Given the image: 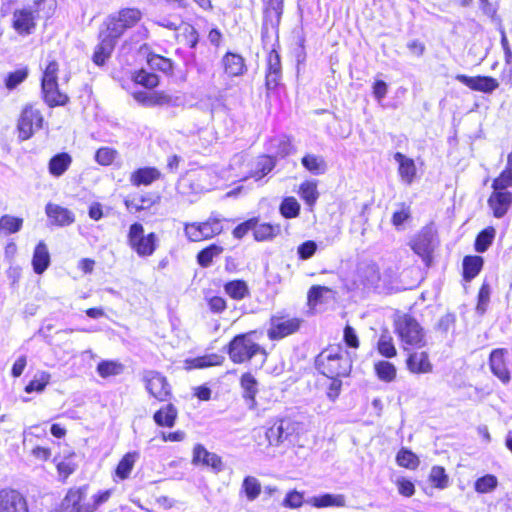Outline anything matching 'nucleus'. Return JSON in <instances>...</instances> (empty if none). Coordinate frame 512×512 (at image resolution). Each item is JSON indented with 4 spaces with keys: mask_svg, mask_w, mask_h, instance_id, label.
I'll list each match as a JSON object with an SVG mask.
<instances>
[{
    "mask_svg": "<svg viewBox=\"0 0 512 512\" xmlns=\"http://www.w3.org/2000/svg\"><path fill=\"white\" fill-rule=\"evenodd\" d=\"M317 369L330 379L349 375L352 362L347 353H342L338 348L337 351L325 350L316 358Z\"/></svg>",
    "mask_w": 512,
    "mask_h": 512,
    "instance_id": "nucleus-1",
    "label": "nucleus"
},
{
    "mask_svg": "<svg viewBox=\"0 0 512 512\" xmlns=\"http://www.w3.org/2000/svg\"><path fill=\"white\" fill-rule=\"evenodd\" d=\"M395 330L406 345L423 347L426 344L423 328L410 315L399 316L395 320Z\"/></svg>",
    "mask_w": 512,
    "mask_h": 512,
    "instance_id": "nucleus-2",
    "label": "nucleus"
},
{
    "mask_svg": "<svg viewBox=\"0 0 512 512\" xmlns=\"http://www.w3.org/2000/svg\"><path fill=\"white\" fill-rule=\"evenodd\" d=\"M142 17L140 10L135 8H125L118 12L116 16L109 17L107 27L104 31L114 41L120 38L126 29L135 26Z\"/></svg>",
    "mask_w": 512,
    "mask_h": 512,
    "instance_id": "nucleus-3",
    "label": "nucleus"
},
{
    "mask_svg": "<svg viewBox=\"0 0 512 512\" xmlns=\"http://www.w3.org/2000/svg\"><path fill=\"white\" fill-rule=\"evenodd\" d=\"M265 351L255 343L249 334L237 335L229 344L228 354L234 363L250 360L257 353Z\"/></svg>",
    "mask_w": 512,
    "mask_h": 512,
    "instance_id": "nucleus-4",
    "label": "nucleus"
},
{
    "mask_svg": "<svg viewBox=\"0 0 512 512\" xmlns=\"http://www.w3.org/2000/svg\"><path fill=\"white\" fill-rule=\"evenodd\" d=\"M157 237L155 233L144 235V227L140 223H134L130 226L128 233V243L130 247L142 257L150 256L156 250Z\"/></svg>",
    "mask_w": 512,
    "mask_h": 512,
    "instance_id": "nucleus-5",
    "label": "nucleus"
},
{
    "mask_svg": "<svg viewBox=\"0 0 512 512\" xmlns=\"http://www.w3.org/2000/svg\"><path fill=\"white\" fill-rule=\"evenodd\" d=\"M298 429V423L289 419H280L265 431L268 446L280 447L292 442V437Z\"/></svg>",
    "mask_w": 512,
    "mask_h": 512,
    "instance_id": "nucleus-6",
    "label": "nucleus"
},
{
    "mask_svg": "<svg viewBox=\"0 0 512 512\" xmlns=\"http://www.w3.org/2000/svg\"><path fill=\"white\" fill-rule=\"evenodd\" d=\"M43 122L44 118L41 111L31 104L26 105L21 112L17 124L19 138L21 140L31 138L36 130L42 128Z\"/></svg>",
    "mask_w": 512,
    "mask_h": 512,
    "instance_id": "nucleus-7",
    "label": "nucleus"
},
{
    "mask_svg": "<svg viewBox=\"0 0 512 512\" xmlns=\"http://www.w3.org/2000/svg\"><path fill=\"white\" fill-rule=\"evenodd\" d=\"M184 231L189 240L197 242L220 234L222 225L220 219L210 217L205 222L186 224Z\"/></svg>",
    "mask_w": 512,
    "mask_h": 512,
    "instance_id": "nucleus-8",
    "label": "nucleus"
},
{
    "mask_svg": "<svg viewBox=\"0 0 512 512\" xmlns=\"http://www.w3.org/2000/svg\"><path fill=\"white\" fill-rule=\"evenodd\" d=\"M143 380L148 392L159 401H167L171 396V387L161 373L153 370L145 371Z\"/></svg>",
    "mask_w": 512,
    "mask_h": 512,
    "instance_id": "nucleus-9",
    "label": "nucleus"
},
{
    "mask_svg": "<svg viewBox=\"0 0 512 512\" xmlns=\"http://www.w3.org/2000/svg\"><path fill=\"white\" fill-rule=\"evenodd\" d=\"M436 245V232L432 226L424 227L411 241L412 250L422 258L428 257Z\"/></svg>",
    "mask_w": 512,
    "mask_h": 512,
    "instance_id": "nucleus-10",
    "label": "nucleus"
},
{
    "mask_svg": "<svg viewBox=\"0 0 512 512\" xmlns=\"http://www.w3.org/2000/svg\"><path fill=\"white\" fill-rule=\"evenodd\" d=\"M0 512H29L26 498L17 490H0Z\"/></svg>",
    "mask_w": 512,
    "mask_h": 512,
    "instance_id": "nucleus-11",
    "label": "nucleus"
},
{
    "mask_svg": "<svg viewBox=\"0 0 512 512\" xmlns=\"http://www.w3.org/2000/svg\"><path fill=\"white\" fill-rule=\"evenodd\" d=\"M300 327V320L297 318H281L273 317L271 319V325L268 329V337L271 340L282 339L294 332Z\"/></svg>",
    "mask_w": 512,
    "mask_h": 512,
    "instance_id": "nucleus-12",
    "label": "nucleus"
},
{
    "mask_svg": "<svg viewBox=\"0 0 512 512\" xmlns=\"http://www.w3.org/2000/svg\"><path fill=\"white\" fill-rule=\"evenodd\" d=\"M455 79L472 90L484 93H491L499 87V82L495 78L489 76L470 77L464 74H458Z\"/></svg>",
    "mask_w": 512,
    "mask_h": 512,
    "instance_id": "nucleus-13",
    "label": "nucleus"
},
{
    "mask_svg": "<svg viewBox=\"0 0 512 512\" xmlns=\"http://www.w3.org/2000/svg\"><path fill=\"white\" fill-rule=\"evenodd\" d=\"M87 494V486L71 488L61 502L59 512H85L80 502Z\"/></svg>",
    "mask_w": 512,
    "mask_h": 512,
    "instance_id": "nucleus-14",
    "label": "nucleus"
},
{
    "mask_svg": "<svg viewBox=\"0 0 512 512\" xmlns=\"http://www.w3.org/2000/svg\"><path fill=\"white\" fill-rule=\"evenodd\" d=\"M276 162L273 157L268 155L259 156L256 160L249 164L250 169L247 174L242 176V179L254 178L260 180L275 167Z\"/></svg>",
    "mask_w": 512,
    "mask_h": 512,
    "instance_id": "nucleus-15",
    "label": "nucleus"
},
{
    "mask_svg": "<svg viewBox=\"0 0 512 512\" xmlns=\"http://www.w3.org/2000/svg\"><path fill=\"white\" fill-rule=\"evenodd\" d=\"M512 204V193L504 190H494L488 199V205L496 218H502Z\"/></svg>",
    "mask_w": 512,
    "mask_h": 512,
    "instance_id": "nucleus-16",
    "label": "nucleus"
},
{
    "mask_svg": "<svg viewBox=\"0 0 512 512\" xmlns=\"http://www.w3.org/2000/svg\"><path fill=\"white\" fill-rule=\"evenodd\" d=\"M35 26V13L31 9L16 10L13 13V27L19 34L29 35Z\"/></svg>",
    "mask_w": 512,
    "mask_h": 512,
    "instance_id": "nucleus-17",
    "label": "nucleus"
},
{
    "mask_svg": "<svg viewBox=\"0 0 512 512\" xmlns=\"http://www.w3.org/2000/svg\"><path fill=\"white\" fill-rule=\"evenodd\" d=\"M100 43L95 47L92 56L93 62L98 66H103L108 58H110L116 41H114L105 32L101 31L99 34Z\"/></svg>",
    "mask_w": 512,
    "mask_h": 512,
    "instance_id": "nucleus-18",
    "label": "nucleus"
},
{
    "mask_svg": "<svg viewBox=\"0 0 512 512\" xmlns=\"http://www.w3.org/2000/svg\"><path fill=\"white\" fill-rule=\"evenodd\" d=\"M193 464L205 465L212 467L213 469L220 471L222 468L221 458L215 453L209 452L203 445L197 444L193 449Z\"/></svg>",
    "mask_w": 512,
    "mask_h": 512,
    "instance_id": "nucleus-19",
    "label": "nucleus"
},
{
    "mask_svg": "<svg viewBox=\"0 0 512 512\" xmlns=\"http://www.w3.org/2000/svg\"><path fill=\"white\" fill-rule=\"evenodd\" d=\"M221 63L224 72L230 77L241 76L247 71L244 58L236 53L227 52Z\"/></svg>",
    "mask_w": 512,
    "mask_h": 512,
    "instance_id": "nucleus-20",
    "label": "nucleus"
},
{
    "mask_svg": "<svg viewBox=\"0 0 512 512\" xmlns=\"http://www.w3.org/2000/svg\"><path fill=\"white\" fill-rule=\"evenodd\" d=\"M41 92L44 102L49 107L64 106L69 101V97L59 90L58 82L50 85L41 84Z\"/></svg>",
    "mask_w": 512,
    "mask_h": 512,
    "instance_id": "nucleus-21",
    "label": "nucleus"
},
{
    "mask_svg": "<svg viewBox=\"0 0 512 512\" xmlns=\"http://www.w3.org/2000/svg\"><path fill=\"white\" fill-rule=\"evenodd\" d=\"M45 210L52 223L58 226H67L75 221L73 212L60 205L48 203Z\"/></svg>",
    "mask_w": 512,
    "mask_h": 512,
    "instance_id": "nucleus-22",
    "label": "nucleus"
},
{
    "mask_svg": "<svg viewBox=\"0 0 512 512\" xmlns=\"http://www.w3.org/2000/svg\"><path fill=\"white\" fill-rule=\"evenodd\" d=\"M266 86L268 89L275 88L281 78V61L279 54L272 50L268 55L267 61Z\"/></svg>",
    "mask_w": 512,
    "mask_h": 512,
    "instance_id": "nucleus-23",
    "label": "nucleus"
},
{
    "mask_svg": "<svg viewBox=\"0 0 512 512\" xmlns=\"http://www.w3.org/2000/svg\"><path fill=\"white\" fill-rule=\"evenodd\" d=\"M490 368L492 373L503 383L510 381V373L504 361V350L496 349L490 354Z\"/></svg>",
    "mask_w": 512,
    "mask_h": 512,
    "instance_id": "nucleus-24",
    "label": "nucleus"
},
{
    "mask_svg": "<svg viewBox=\"0 0 512 512\" xmlns=\"http://www.w3.org/2000/svg\"><path fill=\"white\" fill-rule=\"evenodd\" d=\"M394 159L399 164L398 173L401 180L411 184L416 176V165L413 159L406 157L401 152L394 154Z\"/></svg>",
    "mask_w": 512,
    "mask_h": 512,
    "instance_id": "nucleus-25",
    "label": "nucleus"
},
{
    "mask_svg": "<svg viewBox=\"0 0 512 512\" xmlns=\"http://www.w3.org/2000/svg\"><path fill=\"white\" fill-rule=\"evenodd\" d=\"M407 367L412 373H429L432 371V364L428 354L424 351L411 353L407 359Z\"/></svg>",
    "mask_w": 512,
    "mask_h": 512,
    "instance_id": "nucleus-26",
    "label": "nucleus"
},
{
    "mask_svg": "<svg viewBox=\"0 0 512 512\" xmlns=\"http://www.w3.org/2000/svg\"><path fill=\"white\" fill-rule=\"evenodd\" d=\"M50 264V254L44 242H39L35 247L32 266L36 274H42Z\"/></svg>",
    "mask_w": 512,
    "mask_h": 512,
    "instance_id": "nucleus-27",
    "label": "nucleus"
},
{
    "mask_svg": "<svg viewBox=\"0 0 512 512\" xmlns=\"http://www.w3.org/2000/svg\"><path fill=\"white\" fill-rule=\"evenodd\" d=\"M358 276L365 286H374L380 281V271L373 262L362 263L358 268Z\"/></svg>",
    "mask_w": 512,
    "mask_h": 512,
    "instance_id": "nucleus-28",
    "label": "nucleus"
},
{
    "mask_svg": "<svg viewBox=\"0 0 512 512\" xmlns=\"http://www.w3.org/2000/svg\"><path fill=\"white\" fill-rule=\"evenodd\" d=\"M160 172L153 167L140 168L134 171L130 176V182L134 186L150 185L155 180L159 179Z\"/></svg>",
    "mask_w": 512,
    "mask_h": 512,
    "instance_id": "nucleus-29",
    "label": "nucleus"
},
{
    "mask_svg": "<svg viewBox=\"0 0 512 512\" xmlns=\"http://www.w3.org/2000/svg\"><path fill=\"white\" fill-rule=\"evenodd\" d=\"M241 387L243 388V397L248 402L250 409L256 407L255 396L257 394V381L250 373H245L241 377Z\"/></svg>",
    "mask_w": 512,
    "mask_h": 512,
    "instance_id": "nucleus-30",
    "label": "nucleus"
},
{
    "mask_svg": "<svg viewBox=\"0 0 512 512\" xmlns=\"http://www.w3.org/2000/svg\"><path fill=\"white\" fill-rule=\"evenodd\" d=\"M176 407L169 403L160 408L153 416L154 421L159 426L173 427L177 418Z\"/></svg>",
    "mask_w": 512,
    "mask_h": 512,
    "instance_id": "nucleus-31",
    "label": "nucleus"
},
{
    "mask_svg": "<svg viewBox=\"0 0 512 512\" xmlns=\"http://www.w3.org/2000/svg\"><path fill=\"white\" fill-rule=\"evenodd\" d=\"M71 162L72 158L68 153H59L50 159L49 172L55 177H60L69 168Z\"/></svg>",
    "mask_w": 512,
    "mask_h": 512,
    "instance_id": "nucleus-32",
    "label": "nucleus"
},
{
    "mask_svg": "<svg viewBox=\"0 0 512 512\" xmlns=\"http://www.w3.org/2000/svg\"><path fill=\"white\" fill-rule=\"evenodd\" d=\"M262 487L260 481L254 476H246L241 485V493H244L247 501H255L261 494Z\"/></svg>",
    "mask_w": 512,
    "mask_h": 512,
    "instance_id": "nucleus-33",
    "label": "nucleus"
},
{
    "mask_svg": "<svg viewBox=\"0 0 512 512\" xmlns=\"http://www.w3.org/2000/svg\"><path fill=\"white\" fill-rule=\"evenodd\" d=\"M483 258L480 256H466L463 260V276L467 281L476 277L482 269Z\"/></svg>",
    "mask_w": 512,
    "mask_h": 512,
    "instance_id": "nucleus-34",
    "label": "nucleus"
},
{
    "mask_svg": "<svg viewBox=\"0 0 512 512\" xmlns=\"http://www.w3.org/2000/svg\"><path fill=\"white\" fill-rule=\"evenodd\" d=\"M281 231L280 225H271L269 223L255 224L253 234L256 241H268L277 236Z\"/></svg>",
    "mask_w": 512,
    "mask_h": 512,
    "instance_id": "nucleus-35",
    "label": "nucleus"
},
{
    "mask_svg": "<svg viewBox=\"0 0 512 512\" xmlns=\"http://www.w3.org/2000/svg\"><path fill=\"white\" fill-rule=\"evenodd\" d=\"M225 292L235 300H242L249 295V288L243 280L229 281L224 285Z\"/></svg>",
    "mask_w": 512,
    "mask_h": 512,
    "instance_id": "nucleus-36",
    "label": "nucleus"
},
{
    "mask_svg": "<svg viewBox=\"0 0 512 512\" xmlns=\"http://www.w3.org/2000/svg\"><path fill=\"white\" fill-rule=\"evenodd\" d=\"M223 360V356L213 353L187 360L186 363L189 365V368L202 369L210 366L221 365Z\"/></svg>",
    "mask_w": 512,
    "mask_h": 512,
    "instance_id": "nucleus-37",
    "label": "nucleus"
},
{
    "mask_svg": "<svg viewBox=\"0 0 512 512\" xmlns=\"http://www.w3.org/2000/svg\"><path fill=\"white\" fill-rule=\"evenodd\" d=\"M301 163L309 172L315 175L323 174L327 168L323 157L314 154H306Z\"/></svg>",
    "mask_w": 512,
    "mask_h": 512,
    "instance_id": "nucleus-38",
    "label": "nucleus"
},
{
    "mask_svg": "<svg viewBox=\"0 0 512 512\" xmlns=\"http://www.w3.org/2000/svg\"><path fill=\"white\" fill-rule=\"evenodd\" d=\"M138 457L137 452L125 454L117 465L116 475L122 480L128 478Z\"/></svg>",
    "mask_w": 512,
    "mask_h": 512,
    "instance_id": "nucleus-39",
    "label": "nucleus"
},
{
    "mask_svg": "<svg viewBox=\"0 0 512 512\" xmlns=\"http://www.w3.org/2000/svg\"><path fill=\"white\" fill-rule=\"evenodd\" d=\"M134 98L143 105L153 106V105H163L168 104L170 102V97L167 95H157L154 93L148 92H138L135 93Z\"/></svg>",
    "mask_w": 512,
    "mask_h": 512,
    "instance_id": "nucleus-40",
    "label": "nucleus"
},
{
    "mask_svg": "<svg viewBox=\"0 0 512 512\" xmlns=\"http://www.w3.org/2000/svg\"><path fill=\"white\" fill-rule=\"evenodd\" d=\"M222 251V247L212 244L198 253L197 262L201 267H209L212 264L213 258L220 255Z\"/></svg>",
    "mask_w": 512,
    "mask_h": 512,
    "instance_id": "nucleus-41",
    "label": "nucleus"
},
{
    "mask_svg": "<svg viewBox=\"0 0 512 512\" xmlns=\"http://www.w3.org/2000/svg\"><path fill=\"white\" fill-rule=\"evenodd\" d=\"M494 237L495 229L493 227H488L482 230L476 237L475 250L480 253L487 251L489 246L492 244Z\"/></svg>",
    "mask_w": 512,
    "mask_h": 512,
    "instance_id": "nucleus-42",
    "label": "nucleus"
},
{
    "mask_svg": "<svg viewBox=\"0 0 512 512\" xmlns=\"http://www.w3.org/2000/svg\"><path fill=\"white\" fill-rule=\"evenodd\" d=\"M50 377V374L45 371L36 373L34 378L26 385L25 391L27 393L42 392L49 383Z\"/></svg>",
    "mask_w": 512,
    "mask_h": 512,
    "instance_id": "nucleus-43",
    "label": "nucleus"
},
{
    "mask_svg": "<svg viewBox=\"0 0 512 512\" xmlns=\"http://www.w3.org/2000/svg\"><path fill=\"white\" fill-rule=\"evenodd\" d=\"M283 12V0H268V7L265 12V18L274 17L276 24H279ZM267 31V20L262 26V34Z\"/></svg>",
    "mask_w": 512,
    "mask_h": 512,
    "instance_id": "nucleus-44",
    "label": "nucleus"
},
{
    "mask_svg": "<svg viewBox=\"0 0 512 512\" xmlns=\"http://www.w3.org/2000/svg\"><path fill=\"white\" fill-rule=\"evenodd\" d=\"M375 372L378 378L385 382H391L396 377V368L388 361H379L376 363Z\"/></svg>",
    "mask_w": 512,
    "mask_h": 512,
    "instance_id": "nucleus-45",
    "label": "nucleus"
},
{
    "mask_svg": "<svg viewBox=\"0 0 512 512\" xmlns=\"http://www.w3.org/2000/svg\"><path fill=\"white\" fill-rule=\"evenodd\" d=\"M23 224V219L11 215H3L0 218V231L5 234L18 232Z\"/></svg>",
    "mask_w": 512,
    "mask_h": 512,
    "instance_id": "nucleus-46",
    "label": "nucleus"
},
{
    "mask_svg": "<svg viewBox=\"0 0 512 512\" xmlns=\"http://www.w3.org/2000/svg\"><path fill=\"white\" fill-rule=\"evenodd\" d=\"M123 368V365L119 362L102 361L97 366V372L101 377L107 378L109 376L119 375L122 373Z\"/></svg>",
    "mask_w": 512,
    "mask_h": 512,
    "instance_id": "nucleus-47",
    "label": "nucleus"
},
{
    "mask_svg": "<svg viewBox=\"0 0 512 512\" xmlns=\"http://www.w3.org/2000/svg\"><path fill=\"white\" fill-rule=\"evenodd\" d=\"M312 505L317 508L322 507H329V506H343L344 505V498L342 495H331V494H324L319 497H314L311 500Z\"/></svg>",
    "mask_w": 512,
    "mask_h": 512,
    "instance_id": "nucleus-48",
    "label": "nucleus"
},
{
    "mask_svg": "<svg viewBox=\"0 0 512 512\" xmlns=\"http://www.w3.org/2000/svg\"><path fill=\"white\" fill-rule=\"evenodd\" d=\"M396 461L399 466L415 469L419 465L418 457L407 449H401L396 456Z\"/></svg>",
    "mask_w": 512,
    "mask_h": 512,
    "instance_id": "nucleus-49",
    "label": "nucleus"
},
{
    "mask_svg": "<svg viewBox=\"0 0 512 512\" xmlns=\"http://www.w3.org/2000/svg\"><path fill=\"white\" fill-rule=\"evenodd\" d=\"M280 212L285 218L297 217L300 212V205L294 197H287L280 205Z\"/></svg>",
    "mask_w": 512,
    "mask_h": 512,
    "instance_id": "nucleus-50",
    "label": "nucleus"
},
{
    "mask_svg": "<svg viewBox=\"0 0 512 512\" xmlns=\"http://www.w3.org/2000/svg\"><path fill=\"white\" fill-rule=\"evenodd\" d=\"M300 196L308 205H313L318 198L317 186L314 182H304L300 186Z\"/></svg>",
    "mask_w": 512,
    "mask_h": 512,
    "instance_id": "nucleus-51",
    "label": "nucleus"
},
{
    "mask_svg": "<svg viewBox=\"0 0 512 512\" xmlns=\"http://www.w3.org/2000/svg\"><path fill=\"white\" fill-rule=\"evenodd\" d=\"M497 484L498 480L496 476L488 474L477 479L474 487L478 493H488L493 491L497 487Z\"/></svg>",
    "mask_w": 512,
    "mask_h": 512,
    "instance_id": "nucleus-52",
    "label": "nucleus"
},
{
    "mask_svg": "<svg viewBox=\"0 0 512 512\" xmlns=\"http://www.w3.org/2000/svg\"><path fill=\"white\" fill-rule=\"evenodd\" d=\"M148 64L152 69L160 70L164 73L171 72L173 68L171 60L156 54L149 56Z\"/></svg>",
    "mask_w": 512,
    "mask_h": 512,
    "instance_id": "nucleus-53",
    "label": "nucleus"
},
{
    "mask_svg": "<svg viewBox=\"0 0 512 512\" xmlns=\"http://www.w3.org/2000/svg\"><path fill=\"white\" fill-rule=\"evenodd\" d=\"M378 351L381 355L391 358L396 355V349L392 342V338L387 334H382L378 341Z\"/></svg>",
    "mask_w": 512,
    "mask_h": 512,
    "instance_id": "nucleus-54",
    "label": "nucleus"
},
{
    "mask_svg": "<svg viewBox=\"0 0 512 512\" xmlns=\"http://www.w3.org/2000/svg\"><path fill=\"white\" fill-rule=\"evenodd\" d=\"M28 77V69H19L14 72H11L7 75L5 79V85L9 90L15 89L19 84H21Z\"/></svg>",
    "mask_w": 512,
    "mask_h": 512,
    "instance_id": "nucleus-55",
    "label": "nucleus"
},
{
    "mask_svg": "<svg viewBox=\"0 0 512 512\" xmlns=\"http://www.w3.org/2000/svg\"><path fill=\"white\" fill-rule=\"evenodd\" d=\"M134 80L137 84H140L146 88H154L158 85L159 79L158 76L154 73H149L144 70L139 71Z\"/></svg>",
    "mask_w": 512,
    "mask_h": 512,
    "instance_id": "nucleus-56",
    "label": "nucleus"
},
{
    "mask_svg": "<svg viewBox=\"0 0 512 512\" xmlns=\"http://www.w3.org/2000/svg\"><path fill=\"white\" fill-rule=\"evenodd\" d=\"M58 71H59V65H58L57 61L56 60L50 61L43 72L41 84L50 85L52 83L57 82Z\"/></svg>",
    "mask_w": 512,
    "mask_h": 512,
    "instance_id": "nucleus-57",
    "label": "nucleus"
},
{
    "mask_svg": "<svg viewBox=\"0 0 512 512\" xmlns=\"http://www.w3.org/2000/svg\"><path fill=\"white\" fill-rule=\"evenodd\" d=\"M430 480L437 488H445L448 485V476L443 467L434 466L430 472Z\"/></svg>",
    "mask_w": 512,
    "mask_h": 512,
    "instance_id": "nucleus-58",
    "label": "nucleus"
},
{
    "mask_svg": "<svg viewBox=\"0 0 512 512\" xmlns=\"http://www.w3.org/2000/svg\"><path fill=\"white\" fill-rule=\"evenodd\" d=\"M490 292V287L486 283H484L479 290L476 310L480 315H483L487 310L490 300Z\"/></svg>",
    "mask_w": 512,
    "mask_h": 512,
    "instance_id": "nucleus-59",
    "label": "nucleus"
},
{
    "mask_svg": "<svg viewBox=\"0 0 512 512\" xmlns=\"http://www.w3.org/2000/svg\"><path fill=\"white\" fill-rule=\"evenodd\" d=\"M112 493L113 489H107L99 492L98 494L93 495V503L91 505H87V507L85 508V512H94L95 510H97L100 505L106 503L110 499Z\"/></svg>",
    "mask_w": 512,
    "mask_h": 512,
    "instance_id": "nucleus-60",
    "label": "nucleus"
},
{
    "mask_svg": "<svg viewBox=\"0 0 512 512\" xmlns=\"http://www.w3.org/2000/svg\"><path fill=\"white\" fill-rule=\"evenodd\" d=\"M512 186V170L506 169L501 172L499 177L494 179L492 188L494 190H505Z\"/></svg>",
    "mask_w": 512,
    "mask_h": 512,
    "instance_id": "nucleus-61",
    "label": "nucleus"
},
{
    "mask_svg": "<svg viewBox=\"0 0 512 512\" xmlns=\"http://www.w3.org/2000/svg\"><path fill=\"white\" fill-rule=\"evenodd\" d=\"M456 316L452 313H446L436 323L435 329L441 334H447V332L455 327Z\"/></svg>",
    "mask_w": 512,
    "mask_h": 512,
    "instance_id": "nucleus-62",
    "label": "nucleus"
},
{
    "mask_svg": "<svg viewBox=\"0 0 512 512\" xmlns=\"http://www.w3.org/2000/svg\"><path fill=\"white\" fill-rule=\"evenodd\" d=\"M116 157V151L109 147H102L97 150L95 154V160L100 165H110Z\"/></svg>",
    "mask_w": 512,
    "mask_h": 512,
    "instance_id": "nucleus-63",
    "label": "nucleus"
},
{
    "mask_svg": "<svg viewBox=\"0 0 512 512\" xmlns=\"http://www.w3.org/2000/svg\"><path fill=\"white\" fill-rule=\"evenodd\" d=\"M303 504V493L293 490L287 493L285 499L283 500V506L296 509L301 507Z\"/></svg>",
    "mask_w": 512,
    "mask_h": 512,
    "instance_id": "nucleus-64",
    "label": "nucleus"
}]
</instances>
